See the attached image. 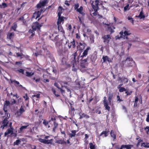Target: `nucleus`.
I'll return each mask as SVG.
<instances>
[{"instance_id": "nucleus-1", "label": "nucleus", "mask_w": 149, "mask_h": 149, "mask_svg": "<svg viewBox=\"0 0 149 149\" xmlns=\"http://www.w3.org/2000/svg\"><path fill=\"white\" fill-rule=\"evenodd\" d=\"M48 2V0H44L42 1H40L39 3L37 5L36 7L38 10H39L40 8L41 9L35 12L32 17V18H35L36 19L39 17L41 13L45 11V10L43 7L45 6Z\"/></svg>"}, {"instance_id": "nucleus-2", "label": "nucleus", "mask_w": 149, "mask_h": 149, "mask_svg": "<svg viewBox=\"0 0 149 149\" xmlns=\"http://www.w3.org/2000/svg\"><path fill=\"white\" fill-rule=\"evenodd\" d=\"M58 37V35L56 36L55 37L54 40L57 41L56 42L55 44L58 53L60 56H62L63 54V52L64 53H65V50L63 51L62 43L58 41V40L59 39Z\"/></svg>"}, {"instance_id": "nucleus-3", "label": "nucleus", "mask_w": 149, "mask_h": 149, "mask_svg": "<svg viewBox=\"0 0 149 149\" xmlns=\"http://www.w3.org/2000/svg\"><path fill=\"white\" fill-rule=\"evenodd\" d=\"M100 3V1L99 0H95V1H93L91 4L92 7L94 10V12L91 13H90L91 15L92 16V14L94 16H95L97 15V11L99 10V5Z\"/></svg>"}, {"instance_id": "nucleus-4", "label": "nucleus", "mask_w": 149, "mask_h": 149, "mask_svg": "<svg viewBox=\"0 0 149 149\" xmlns=\"http://www.w3.org/2000/svg\"><path fill=\"white\" fill-rule=\"evenodd\" d=\"M91 49V48L90 47H88L86 49H85L82 55H80V54L78 56L77 58L79 59V57L81 58L80 60L84 63H86L87 61V58L85 59H83L84 58L86 57L88 53V51Z\"/></svg>"}, {"instance_id": "nucleus-5", "label": "nucleus", "mask_w": 149, "mask_h": 149, "mask_svg": "<svg viewBox=\"0 0 149 149\" xmlns=\"http://www.w3.org/2000/svg\"><path fill=\"white\" fill-rule=\"evenodd\" d=\"M10 116V114H7V116H3V118H4L2 121V125L1 127L2 129H3L4 127L8 126L9 122L8 119L9 118Z\"/></svg>"}, {"instance_id": "nucleus-6", "label": "nucleus", "mask_w": 149, "mask_h": 149, "mask_svg": "<svg viewBox=\"0 0 149 149\" xmlns=\"http://www.w3.org/2000/svg\"><path fill=\"white\" fill-rule=\"evenodd\" d=\"M41 55H43L46 57H50L52 56V55L49 52L47 49L44 47L43 48Z\"/></svg>"}, {"instance_id": "nucleus-7", "label": "nucleus", "mask_w": 149, "mask_h": 149, "mask_svg": "<svg viewBox=\"0 0 149 149\" xmlns=\"http://www.w3.org/2000/svg\"><path fill=\"white\" fill-rule=\"evenodd\" d=\"M49 137V136H46L45 137V139H43L41 138H39L38 139V141L40 142L43 143L45 144H52V139L50 140H46V139H47Z\"/></svg>"}, {"instance_id": "nucleus-8", "label": "nucleus", "mask_w": 149, "mask_h": 149, "mask_svg": "<svg viewBox=\"0 0 149 149\" xmlns=\"http://www.w3.org/2000/svg\"><path fill=\"white\" fill-rule=\"evenodd\" d=\"M42 26V24H40L38 22H36L33 24L32 28L34 31H36L37 29L40 30Z\"/></svg>"}, {"instance_id": "nucleus-9", "label": "nucleus", "mask_w": 149, "mask_h": 149, "mask_svg": "<svg viewBox=\"0 0 149 149\" xmlns=\"http://www.w3.org/2000/svg\"><path fill=\"white\" fill-rule=\"evenodd\" d=\"M102 38L103 40L104 43L106 44H109L111 39V38L109 35H107L102 36Z\"/></svg>"}, {"instance_id": "nucleus-10", "label": "nucleus", "mask_w": 149, "mask_h": 149, "mask_svg": "<svg viewBox=\"0 0 149 149\" xmlns=\"http://www.w3.org/2000/svg\"><path fill=\"white\" fill-rule=\"evenodd\" d=\"M125 62L127 67H130L132 66V63H134V62L133 61V59L132 58L128 57L126 58Z\"/></svg>"}, {"instance_id": "nucleus-11", "label": "nucleus", "mask_w": 149, "mask_h": 149, "mask_svg": "<svg viewBox=\"0 0 149 149\" xmlns=\"http://www.w3.org/2000/svg\"><path fill=\"white\" fill-rule=\"evenodd\" d=\"M13 128H8L5 133L4 136L6 137L7 135L10 134H13L15 136H16L17 135V131H16L15 133H13Z\"/></svg>"}, {"instance_id": "nucleus-12", "label": "nucleus", "mask_w": 149, "mask_h": 149, "mask_svg": "<svg viewBox=\"0 0 149 149\" xmlns=\"http://www.w3.org/2000/svg\"><path fill=\"white\" fill-rule=\"evenodd\" d=\"M86 45V44L84 41H82L79 43L77 46V48L79 50L82 51Z\"/></svg>"}, {"instance_id": "nucleus-13", "label": "nucleus", "mask_w": 149, "mask_h": 149, "mask_svg": "<svg viewBox=\"0 0 149 149\" xmlns=\"http://www.w3.org/2000/svg\"><path fill=\"white\" fill-rule=\"evenodd\" d=\"M68 43V46L69 49L71 48L72 46L73 48H74L76 47V45L75 43V40L74 39H73L72 41L70 43L69 42V41L68 40L66 42V44Z\"/></svg>"}, {"instance_id": "nucleus-14", "label": "nucleus", "mask_w": 149, "mask_h": 149, "mask_svg": "<svg viewBox=\"0 0 149 149\" xmlns=\"http://www.w3.org/2000/svg\"><path fill=\"white\" fill-rule=\"evenodd\" d=\"M85 83L80 81L77 83L76 84V88L77 89L82 88L84 87Z\"/></svg>"}, {"instance_id": "nucleus-15", "label": "nucleus", "mask_w": 149, "mask_h": 149, "mask_svg": "<svg viewBox=\"0 0 149 149\" xmlns=\"http://www.w3.org/2000/svg\"><path fill=\"white\" fill-rule=\"evenodd\" d=\"M25 124L27 125L22 126L19 128V129L18 130V133H21L22 132L24 131V130L26 129L27 127L29 125V124L28 123H26Z\"/></svg>"}, {"instance_id": "nucleus-16", "label": "nucleus", "mask_w": 149, "mask_h": 149, "mask_svg": "<svg viewBox=\"0 0 149 149\" xmlns=\"http://www.w3.org/2000/svg\"><path fill=\"white\" fill-rule=\"evenodd\" d=\"M90 57L91 62H94L97 59V55L96 54H93L90 55Z\"/></svg>"}, {"instance_id": "nucleus-17", "label": "nucleus", "mask_w": 149, "mask_h": 149, "mask_svg": "<svg viewBox=\"0 0 149 149\" xmlns=\"http://www.w3.org/2000/svg\"><path fill=\"white\" fill-rule=\"evenodd\" d=\"M15 36V33L14 32H8L7 35V38L9 39L12 40Z\"/></svg>"}, {"instance_id": "nucleus-18", "label": "nucleus", "mask_w": 149, "mask_h": 149, "mask_svg": "<svg viewBox=\"0 0 149 149\" xmlns=\"http://www.w3.org/2000/svg\"><path fill=\"white\" fill-rule=\"evenodd\" d=\"M83 7L82 6H81L79 8L77 9L76 10V11L79 13L80 14L82 15V16H84L85 14L83 12Z\"/></svg>"}, {"instance_id": "nucleus-19", "label": "nucleus", "mask_w": 149, "mask_h": 149, "mask_svg": "<svg viewBox=\"0 0 149 149\" xmlns=\"http://www.w3.org/2000/svg\"><path fill=\"white\" fill-rule=\"evenodd\" d=\"M64 18H65V17L63 16H58V19L57 22V25H59V24H61L62 22L63 23Z\"/></svg>"}, {"instance_id": "nucleus-20", "label": "nucleus", "mask_w": 149, "mask_h": 149, "mask_svg": "<svg viewBox=\"0 0 149 149\" xmlns=\"http://www.w3.org/2000/svg\"><path fill=\"white\" fill-rule=\"evenodd\" d=\"M123 30H124L123 32V34H124L123 36H127L131 35V33L130 32V31H128V29L126 27H123Z\"/></svg>"}, {"instance_id": "nucleus-21", "label": "nucleus", "mask_w": 149, "mask_h": 149, "mask_svg": "<svg viewBox=\"0 0 149 149\" xmlns=\"http://www.w3.org/2000/svg\"><path fill=\"white\" fill-rule=\"evenodd\" d=\"M71 133H70L69 134V136L70 138L75 137L76 135V133L77 131L75 130H73L71 131Z\"/></svg>"}, {"instance_id": "nucleus-22", "label": "nucleus", "mask_w": 149, "mask_h": 149, "mask_svg": "<svg viewBox=\"0 0 149 149\" xmlns=\"http://www.w3.org/2000/svg\"><path fill=\"white\" fill-rule=\"evenodd\" d=\"M103 102L104 103V106L105 107L106 109L109 111L110 110V107L108 105L109 104L107 101V100H104Z\"/></svg>"}, {"instance_id": "nucleus-23", "label": "nucleus", "mask_w": 149, "mask_h": 149, "mask_svg": "<svg viewBox=\"0 0 149 149\" xmlns=\"http://www.w3.org/2000/svg\"><path fill=\"white\" fill-rule=\"evenodd\" d=\"M132 146L130 145H122L121 146L120 149H124L125 148L126 149H131Z\"/></svg>"}, {"instance_id": "nucleus-24", "label": "nucleus", "mask_w": 149, "mask_h": 149, "mask_svg": "<svg viewBox=\"0 0 149 149\" xmlns=\"http://www.w3.org/2000/svg\"><path fill=\"white\" fill-rule=\"evenodd\" d=\"M17 27V24L16 22H14L13 25L10 28V31L12 30H13L15 31H16V29Z\"/></svg>"}, {"instance_id": "nucleus-25", "label": "nucleus", "mask_w": 149, "mask_h": 149, "mask_svg": "<svg viewBox=\"0 0 149 149\" xmlns=\"http://www.w3.org/2000/svg\"><path fill=\"white\" fill-rule=\"evenodd\" d=\"M105 25L107 26V31H110V34H111L114 32V31L112 29V28L110 24H105Z\"/></svg>"}, {"instance_id": "nucleus-26", "label": "nucleus", "mask_w": 149, "mask_h": 149, "mask_svg": "<svg viewBox=\"0 0 149 149\" xmlns=\"http://www.w3.org/2000/svg\"><path fill=\"white\" fill-rule=\"evenodd\" d=\"M103 63H105L107 61L109 62H111V59L107 56H103L102 58Z\"/></svg>"}, {"instance_id": "nucleus-27", "label": "nucleus", "mask_w": 149, "mask_h": 149, "mask_svg": "<svg viewBox=\"0 0 149 149\" xmlns=\"http://www.w3.org/2000/svg\"><path fill=\"white\" fill-rule=\"evenodd\" d=\"M109 131H108L104 130L100 134V136H101L103 135H104V137H107L109 134Z\"/></svg>"}, {"instance_id": "nucleus-28", "label": "nucleus", "mask_w": 149, "mask_h": 149, "mask_svg": "<svg viewBox=\"0 0 149 149\" xmlns=\"http://www.w3.org/2000/svg\"><path fill=\"white\" fill-rule=\"evenodd\" d=\"M63 10V8L62 7L60 6L58 7V16H60L61 15V14L62 13Z\"/></svg>"}, {"instance_id": "nucleus-29", "label": "nucleus", "mask_w": 149, "mask_h": 149, "mask_svg": "<svg viewBox=\"0 0 149 149\" xmlns=\"http://www.w3.org/2000/svg\"><path fill=\"white\" fill-rule=\"evenodd\" d=\"M136 17L139 18L140 19H141L145 18V16L144 15H143L142 11H141L140 12L139 15L138 16H136Z\"/></svg>"}, {"instance_id": "nucleus-30", "label": "nucleus", "mask_w": 149, "mask_h": 149, "mask_svg": "<svg viewBox=\"0 0 149 149\" xmlns=\"http://www.w3.org/2000/svg\"><path fill=\"white\" fill-rule=\"evenodd\" d=\"M113 96V95L112 93H111L110 92L109 93L108 100L110 104L111 102Z\"/></svg>"}, {"instance_id": "nucleus-31", "label": "nucleus", "mask_w": 149, "mask_h": 149, "mask_svg": "<svg viewBox=\"0 0 149 149\" xmlns=\"http://www.w3.org/2000/svg\"><path fill=\"white\" fill-rule=\"evenodd\" d=\"M54 127L53 128V131L55 132L56 129L57 127L58 126V123L55 122H53Z\"/></svg>"}, {"instance_id": "nucleus-32", "label": "nucleus", "mask_w": 149, "mask_h": 149, "mask_svg": "<svg viewBox=\"0 0 149 149\" xmlns=\"http://www.w3.org/2000/svg\"><path fill=\"white\" fill-rule=\"evenodd\" d=\"M94 144L95 143L93 142ZM89 147L90 149H95L96 146L95 144H93L92 143H89Z\"/></svg>"}, {"instance_id": "nucleus-33", "label": "nucleus", "mask_w": 149, "mask_h": 149, "mask_svg": "<svg viewBox=\"0 0 149 149\" xmlns=\"http://www.w3.org/2000/svg\"><path fill=\"white\" fill-rule=\"evenodd\" d=\"M67 60V59L65 58H63L61 60V64L62 65H66V64Z\"/></svg>"}, {"instance_id": "nucleus-34", "label": "nucleus", "mask_w": 149, "mask_h": 149, "mask_svg": "<svg viewBox=\"0 0 149 149\" xmlns=\"http://www.w3.org/2000/svg\"><path fill=\"white\" fill-rule=\"evenodd\" d=\"M3 109L4 111V112L5 113L4 116H7V114H10L8 113L7 107H6V106H3Z\"/></svg>"}, {"instance_id": "nucleus-35", "label": "nucleus", "mask_w": 149, "mask_h": 149, "mask_svg": "<svg viewBox=\"0 0 149 149\" xmlns=\"http://www.w3.org/2000/svg\"><path fill=\"white\" fill-rule=\"evenodd\" d=\"M110 134L111 136L113 138L114 140L116 139V135L114 134V132L113 130H111L110 132Z\"/></svg>"}, {"instance_id": "nucleus-36", "label": "nucleus", "mask_w": 149, "mask_h": 149, "mask_svg": "<svg viewBox=\"0 0 149 149\" xmlns=\"http://www.w3.org/2000/svg\"><path fill=\"white\" fill-rule=\"evenodd\" d=\"M139 100V98L137 97V95L135 96V99L134 100V107H136L137 106V102Z\"/></svg>"}, {"instance_id": "nucleus-37", "label": "nucleus", "mask_w": 149, "mask_h": 149, "mask_svg": "<svg viewBox=\"0 0 149 149\" xmlns=\"http://www.w3.org/2000/svg\"><path fill=\"white\" fill-rule=\"evenodd\" d=\"M56 142L58 143L61 144H66V142L64 141V140H57Z\"/></svg>"}, {"instance_id": "nucleus-38", "label": "nucleus", "mask_w": 149, "mask_h": 149, "mask_svg": "<svg viewBox=\"0 0 149 149\" xmlns=\"http://www.w3.org/2000/svg\"><path fill=\"white\" fill-rule=\"evenodd\" d=\"M26 75L28 77H30L32 76L33 75L34 73L33 72H29L26 71Z\"/></svg>"}, {"instance_id": "nucleus-39", "label": "nucleus", "mask_w": 149, "mask_h": 149, "mask_svg": "<svg viewBox=\"0 0 149 149\" xmlns=\"http://www.w3.org/2000/svg\"><path fill=\"white\" fill-rule=\"evenodd\" d=\"M149 143L148 142L143 143L141 144V146H143L144 147L149 148Z\"/></svg>"}, {"instance_id": "nucleus-40", "label": "nucleus", "mask_w": 149, "mask_h": 149, "mask_svg": "<svg viewBox=\"0 0 149 149\" xmlns=\"http://www.w3.org/2000/svg\"><path fill=\"white\" fill-rule=\"evenodd\" d=\"M56 116L55 115H53L51 116V120H50L49 121L50 122L51 121H53V122H55L56 121Z\"/></svg>"}, {"instance_id": "nucleus-41", "label": "nucleus", "mask_w": 149, "mask_h": 149, "mask_svg": "<svg viewBox=\"0 0 149 149\" xmlns=\"http://www.w3.org/2000/svg\"><path fill=\"white\" fill-rule=\"evenodd\" d=\"M10 104V102L9 101L6 100L4 102V106H6V107H8L9 105Z\"/></svg>"}, {"instance_id": "nucleus-42", "label": "nucleus", "mask_w": 149, "mask_h": 149, "mask_svg": "<svg viewBox=\"0 0 149 149\" xmlns=\"http://www.w3.org/2000/svg\"><path fill=\"white\" fill-rule=\"evenodd\" d=\"M22 114V113L19 110L17 111V112L15 113V115L16 116V117L19 116Z\"/></svg>"}, {"instance_id": "nucleus-43", "label": "nucleus", "mask_w": 149, "mask_h": 149, "mask_svg": "<svg viewBox=\"0 0 149 149\" xmlns=\"http://www.w3.org/2000/svg\"><path fill=\"white\" fill-rule=\"evenodd\" d=\"M1 8H5L6 7L8 6V5L7 4L5 3H2L1 5Z\"/></svg>"}, {"instance_id": "nucleus-44", "label": "nucleus", "mask_w": 149, "mask_h": 149, "mask_svg": "<svg viewBox=\"0 0 149 149\" xmlns=\"http://www.w3.org/2000/svg\"><path fill=\"white\" fill-rule=\"evenodd\" d=\"M123 81L125 83H127L128 81V79L127 78L123 77V79L122 80V81Z\"/></svg>"}, {"instance_id": "nucleus-45", "label": "nucleus", "mask_w": 149, "mask_h": 149, "mask_svg": "<svg viewBox=\"0 0 149 149\" xmlns=\"http://www.w3.org/2000/svg\"><path fill=\"white\" fill-rule=\"evenodd\" d=\"M95 113H98V114H100L101 113V111L100 109V108H95Z\"/></svg>"}, {"instance_id": "nucleus-46", "label": "nucleus", "mask_w": 149, "mask_h": 149, "mask_svg": "<svg viewBox=\"0 0 149 149\" xmlns=\"http://www.w3.org/2000/svg\"><path fill=\"white\" fill-rule=\"evenodd\" d=\"M79 7V3H77L75 4L74 6V8L75 10H76L77 9H78Z\"/></svg>"}, {"instance_id": "nucleus-47", "label": "nucleus", "mask_w": 149, "mask_h": 149, "mask_svg": "<svg viewBox=\"0 0 149 149\" xmlns=\"http://www.w3.org/2000/svg\"><path fill=\"white\" fill-rule=\"evenodd\" d=\"M126 91L124 87H121L119 88V91L120 92H122Z\"/></svg>"}, {"instance_id": "nucleus-48", "label": "nucleus", "mask_w": 149, "mask_h": 149, "mask_svg": "<svg viewBox=\"0 0 149 149\" xmlns=\"http://www.w3.org/2000/svg\"><path fill=\"white\" fill-rule=\"evenodd\" d=\"M24 70L22 69H19V70H17L16 72H18L20 73H22V74H24Z\"/></svg>"}, {"instance_id": "nucleus-49", "label": "nucleus", "mask_w": 149, "mask_h": 149, "mask_svg": "<svg viewBox=\"0 0 149 149\" xmlns=\"http://www.w3.org/2000/svg\"><path fill=\"white\" fill-rule=\"evenodd\" d=\"M90 41L91 43H93L94 42V37L93 36H90Z\"/></svg>"}, {"instance_id": "nucleus-50", "label": "nucleus", "mask_w": 149, "mask_h": 149, "mask_svg": "<svg viewBox=\"0 0 149 149\" xmlns=\"http://www.w3.org/2000/svg\"><path fill=\"white\" fill-rule=\"evenodd\" d=\"M23 97L25 99V100L26 101L28 100L29 99V98L27 94H26L25 96H23Z\"/></svg>"}, {"instance_id": "nucleus-51", "label": "nucleus", "mask_w": 149, "mask_h": 149, "mask_svg": "<svg viewBox=\"0 0 149 149\" xmlns=\"http://www.w3.org/2000/svg\"><path fill=\"white\" fill-rule=\"evenodd\" d=\"M43 123L45 126H47L48 124V122L47 121L45 120H44L43 122Z\"/></svg>"}, {"instance_id": "nucleus-52", "label": "nucleus", "mask_w": 149, "mask_h": 149, "mask_svg": "<svg viewBox=\"0 0 149 149\" xmlns=\"http://www.w3.org/2000/svg\"><path fill=\"white\" fill-rule=\"evenodd\" d=\"M19 110L22 113L25 111V110L23 107L22 106H21L20 109Z\"/></svg>"}, {"instance_id": "nucleus-53", "label": "nucleus", "mask_w": 149, "mask_h": 149, "mask_svg": "<svg viewBox=\"0 0 149 149\" xmlns=\"http://www.w3.org/2000/svg\"><path fill=\"white\" fill-rule=\"evenodd\" d=\"M127 19H128V20H131L132 23L133 24L134 23V20H133L132 18L131 17H128L127 18Z\"/></svg>"}, {"instance_id": "nucleus-54", "label": "nucleus", "mask_w": 149, "mask_h": 149, "mask_svg": "<svg viewBox=\"0 0 149 149\" xmlns=\"http://www.w3.org/2000/svg\"><path fill=\"white\" fill-rule=\"evenodd\" d=\"M132 92V91H131L130 92L128 91H126L125 93L126 94V96H128V95H131V93Z\"/></svg>"}, {"instance_id": "nucleus-55", "label": "nucleus", "mask_w": 149, "mask_h": 149, "mask_svg": "<svg viewBox=\"0 0 149 149\" xmlns=\"http://www.w3.org/2000/svg\"><path fill=\"white\" fill-rule=\"evenodd\" d=\"M16 56H17V57H21L23 55L22 53H19V52L16 53Z\"/></svg>"}, {"instance_id": "nucleus-56", "label": "nucleus", "mask_w": 149, "mask_h": 149, "mask_svg": "<svg viewBox=\"0 0 149 149\" xmlns=\"http://www.w3.org/2000/svg\"><path fill=\"white\" fill-rule=\"evenodd\" d=\"M143 139H139L138 141V142L136 144V146H139L140 143L141 142H143Z\"/></svg>"}, {"instance_id": "nucleus-57", "label": "nucleus", "mask_w": 149, "mask_h": 149, "mask_svg": "<svg viewBox=\"0 0 149 149\" xmlns=\"http://www.w3.org/2000/svg\"><path fill=\"white\" fill-rule=\"evenodd\" d=\"M60 130L61 133L62 134H63L64 135V136L65 137V136H66V134L65 133V131H62V130L61 129V128H60Z\"/></svg>"}, {"instance_id": "nucleus-58", "label": "nucleus", "mask_w": 149, "mask_h": 149, "mask_svg": "<svg viewBox=\"0 0 149 149\" xmlns=\"http://www.w3.org/2000/svg\"><path fill=\"white\" fill-rule=\"evenodd\" d=\"M145 130L146 131V133L148 134L149 132V127L147 126L145 128Z\"/></svg>"}, {"instance_id": "nucleus-59", "label": "nucleus", "mask_w": 149, "mask_h": 149, "mask_svg": "<svg viewBox=\"0 0 149 149\" xmlns=\"http://www.w3.org/2000/svg\"><path fill=\"white\" fill-rule=\"evenodd\" d=\"M20 142V141L19 140H18V139H17V140H16L15 141V142L14 143V145H18L19 144V142Z\"/></svg>"}, {"instance_id": "nucleus-60", "label": "nucleus", "mask_w": 149, "mask_h": 149, "mask_svg": "<svg viewBox=\"0 0 149 149\" xmlns=\"http://www.w3.org/2000/svg\"><path fill=\"white\" fill-rule=\"evenodd\" d=\"M129 6V5L127 4L124 7V10L125 11H126L129 10V9L128 8Z\"/></svg>"}, {"instance_id": "nucleus-61", "label": "nucleus", "mask_w": 149, "mask_h": 149, "mask_svg": "<svg viewBox=\"0 0 149 149\" xmlns=\"http://www.w3.org/2000/svg\"><path fill=\"white\" fill-rule=\"evenodd\" d=\"M117 101H119V102H120L121 101H122L123 100L120 99V96L118 95L117 97Z\"/></svg>"}, {"instance_id": "nucleus-62", "label": "nucleus", "mask_w": 149, "mask_h": 149, "mask_svg": "<svg viewBox=\"0 0 149 149\" xmlns=\"http://www.w3.org/2000/svg\"><path fill=\"white\" fill-rule=\"evenodd\" d=\"M58 25V29L59 31L60 30H61L63 29L62 27V26L61 25V24H59V25Z\"/></svg>"}, {"instance_id": "nucleus-63", "label": "nucleus", "mask_w": 149, "mask_h": 149, "mask_svg": "<svg viewBox=\"0 0 149 149\" xmlns=\"http://www.w3.org/2000/svg\"><path fill=\"white\" fill-rule=\"evenodd\" d=\"M11 82L12 83L13 82L18 85L19 84V82L18 81H17L15 80H14L13 81H11Z\"/></svg>"}, {"instance_id": "nucleus-64", "label": "nucleus", "mask_w": 149, "mask_h": 149, "mask_svg": "<svg viewBox=\"0 0 149 149\" xmlns=\"http://www.w3.org/2000/svg\"><path fill=\"white\" fill-rule=\"evenodd\" d=\"M72 104H70V111H75V109L74 107H72Z\"/></svg>"}]
</instances>
